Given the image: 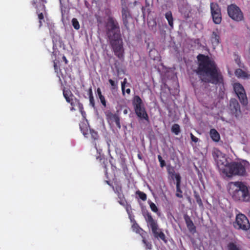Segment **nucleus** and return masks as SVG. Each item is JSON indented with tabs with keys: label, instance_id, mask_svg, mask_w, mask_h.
Instances as JSON below:
<instances>
[{
	"label": "nucleus",
	"instance_id": "obj_1",
	"mask_svg": "<svg viewBox=\"0 0 250 250\" xmlns=\"http://www.w3.org/2000/svg\"><path fill=\"white\" fill-rule=\"evenodd\" d=\"M197 58L199 65L196 72L201 80L212 83L221 82L222 76L218 72L214 62L209 57L203 55H199Z\"/></svg>",
	"mask_w": 250,
	"mask_h": 250
},
{
	"label": "nucleus",
	"instance_id": "obj_2",
	"mask_svg": "<svg viewBox=\"0 0 250 250\" xmlns=\"http://www.w3.org/2000/svg\"><path fill=\"white\" fill-rule=\"evenodd\" d=\"M106 29L107 36L115 54L118 58H122L124 55L123 42L117 21L112 18H109L107 22Z\"/></svg>",
	"mask_w": 250,
	"mask_h": 250
},
{
	"label": "nucleus",
	"instance_id": "obj_3",
	"mask_svg": "<svg viewBox=\"0 0 250 250\" xmlns=\"http://www.w3.org/2000/svg\"><path fill=\"white\" fill-rule=\"evenodd\" d=\"M232 190V197L236 201H249L250 200V193L248 188L241 182H234L230 183Z\"/></svg>",
	"mask_w": 250,
	"mask_h": 250
},
{
	"label": "nucleus",
	"instance_id": "obj_4",
	"mask_svg": "<svg viewBox=\"0 0 250 250\" xmlns=\"http://www.w3.org/2000/svg\"><path fill=\"white\" fill-rule=\"evenodd\" d=\"M249 165L248 162H244V165L241 163H232L228 164L223 171L228 176L231 174L243 175L246 172L245 167Z\"/></svg>",
	"mask_w": 250,
	"mask_h": 250
},
{
	"label": "nucleus",
	"instance_id": "obj_5",
	"mask_svg": "<svg viewBox=\"0 0 250 250\" xmlns=\"http://www.w3.org/2000/svg\"><path fill=\"white\" fill-rule=\"evenodd\" d=\"M132 104L137 116L141 119L148 120V115L144 107L142 101L138 96L134 97Z\"/></svg>",
	"mask_w": 250,
	"mask_h": 250
},
{
	"label": "nucleus",
	"instance_id": "obj_6",
	"mask_svg": "<svg viewBox=\"0 0 250 250\" xmlns=\"http://www.w3.org/2000/svg\"><path fill=\"white\" fill-rule=\"evenodd\" d=\"M212 153L217 167L223 172L229 164L225 155L217 148H214Z\"/></svg>",
	"mask_w": 250,
	"mask_h": 250
},
{
	"label": "nucleus",
	"instance_id": "obj_7",
	"mask_svg": "<svg viewBox=\"0 0 250 250\" xmlns=\"http://www.w3.org/2000/svg\"><path fill=\"white\" fill-rule=\"evenodd\" d=\"M234 227L237 229L247 230L250 228V224L248 218L243 214H239L233 222Z\"/></svg>",
	"mask_w": 250,
	"mask_h": 250
},
{
	"label": "nucleus",
	"instance_id": "obj_8",
	"mask_svg": "<svg viewBox=\"0 0 250 250\" xmlns=\"http://www.w3.org/2000/svg\"><path fill=\"white\" fill-rule=\"evenodd\" d=\"M228 13L229 16L234 21H242L243 19V15L240 8L236 5L231 4L228 7Z\"/></svg>",
	"mask_w": 250,
	"mask_h": 250
},
{
	"label": "nucleus",
	"instance_id": "obj_9",
	"mask_svg": "<svg viewBox=\"0 0 250 250\" xmlns=\"http://www.w3.org/2000/svg\"><path fill=\"white\" fill-rule=\"evenodd\" d=\"M233 87L240 102L244 105L247 104V99L243 86L239 83H235L234 84Z\"/></svg>",
	"mask_w": 250,
	"mask_h": 250
},
{
	"label": "nucleus",
	"instance_id": "obj_10",
	"mask_svg": "<svg viewBox=\"0 0 250 250\" xmlns=\"http://www.w3.org/2000/svg\"><path fill=\"white\" fill-rule=\"evenodd\" d=\"M211 15L213 21L216 24H219L222 20L221 10L217 3H211L210 4Z\"/></svg>",
	"mask_w": 250,
	"mask_h": 250
},
{
	"label": "nucleus",
	"instance_id": "obj_11",
	"mask_svg": "<svg viewBox=\"0 0 250 250\" xmlns=\"http://www.w3.org/2000/svg\"><path fill=\"white\" fill-rule=\"evenodd\" d=\"M146 220L148 224V225L151 227L155 237L158 238L160 231L158 229V226L156 222L153 219L152 216L149 213L146 214Z\"/></svg>",
	"mask_w": 250,
	"mask_h": 250
},
{
	"label": "nucleus",
	"instance_id": "obj_12",
	"mask_svg": "<svg viewBox=\"0 0 250 250\" xmlns=\"http://www.w3.org/2000/svg\"><path fill=\"white\" fill-rule=\"evenodd\" d=\"M220 41V34L218 31L216 30L213 31L210 37V41L214 48L219 44Z\"/></svg>",
	"mask_w": 250,
	"mask_h": 250
},
{
	"label": "nucleus",
	"instance_id": "obj_13",
	"mask_svg": "<svg viewBox=\"0 0 250 250\" xmlns=\"http://www.w3.org/2000/svg\"><path fill=\"white\" fill-rule=\"evenodd\" d=\"M106 118L109 122H115L118 127L121 128L119 118L117 115L112 114L111 112H108L106 113Z\"/></svg>",
	"mask_w": 250,
	"mask_h": 250
},
{
	"label": "nucleus",
	"instance_id": "obj_14",
	"mask_svg": "<svg viewBox=\"0 0 250 250\" xmlns=\"http://www.w3.org/2000/svg\"><path fill=\"white\" fill-rule=\"evenodd\" d=\"M122 18L124 21V23L125 26H126L129 22V20L131 19V16L128 11V9L126 7H123L122 9Z\"/></svg>",
	"mask_w": 250,
	"mask_h": 250
},
{
	"label": "nucleus",
	"instance_id": "obj_15",
	"mask_svg": "<svg viewBox=\"0 0 250 250\" xmlns=\"http://www.w3.org/2000/svg\"><path fill=\"white\" fill-rule=\"evenodd\" d=\"M229 106L231 111L233 113H237L240 111V106L238 102L235 99H231L230 101Z\"/></svg>",
	"mask_w": 250,
	"mask_h": 250
},
{
	"label": "nucleus",
	"instance_id": "obj_16",
	"mask_svg": "<svg viewBox=\"0 0 250 250\" xmlns=\"http://www.w3.org/2000/svg\"><path fill=\"white\" fill-rule=\"evenodd\" d=\"M235 75L238 77L244 79H249L250 78V74L244 71L241 69H237L235 71Z\"/></svg>",
	"mask_w": 250,
	"mask_h": 250
},
{
	"label": "nucleus",
	"instance_id": "obj_17",
	"mask_svg": "<svg viewBox=\"0 0 250 250\" xmlns=\"http://www.w3.org/2000/svg\"><path fill=\"white\" fill-rule=\"evenodd\" d=\"M184 219L189 230L191 232H194L195 230V227L192 221L187 215H185L184 216Z\"/></svg>",
	"mask_w": 250,
	"mask_h": 250
},
{
	"label": "nucleus",
	"instance_id": "obj_18",
	"mask_svg": "<svg viewBox=\"0 0 250 250\" xmlns=\"http://www.w3.org/2000/svg\"><path fill=\"white\" fill-rule=\"evenodd\" d=\"M210 136L212 140L218 142L220 139V135L214 129H211L210 131Z\"/></svg>",
	"mask_w": 250,
	"mask_h": 250
},
{
	"label": "nucleus",
	"instance_id": "obj_19",
	"mask_svg": "<svg viewBox=\"0 0 250 250\" xmlns=\"http://www.w3.org/2000/svg\"><path fill=\"white\" fill-rule=\"evenodd\" d=\"M165 17L168 21L169 25L173 27V18L170 12H167L165 14Z\"/></svg>",
	"mask_w": 250,
	"mask_h": 250
},
{
	"label": "nucleus",
	"instance_id": "obj_20",
	"mask_svg": "<svg viewBox=\"0 0 250 250\" xmlns=\"http://www.w3.org/2000/svg\"><path fill=\"white\" fill-rule=\"evenodd\" d=\"M80 128L81 129V130L83 131V134L84 136L88 134V131L89 129L88 128V127L87 126L86 123H82L80 125Z\"/></svg>",
	"mask_w": 250,
	"mask_h": 250
},
{
	"label": "nucleus",
	"instance_id": "obj_21",
	"mask_svg": "<svg viewBox=\"0 0 250 250\" xmlns=\"http://www.w3.org/2000/svg\"><path fill=\"white\" fill-rule=\"evenodd\" d=\"M171 131L175 135H178L180 131V126L178 124H174L171 127Z\"/></svg>",
	"mask_w": 250,
	"mask_h": 250
},
{
	"label": "nucleus",
	"instance_id": "obj_22",
	"mask_svg": "<svg viewBox=\"0 0 250 250\" xmlns=\"http://www.w3.org/2000/svg\"><path fill=\"white\" fill-rule=\"evenodd\" d=\"M72 24L75 29L78 30L80 28V24L77 19L73 18L72 20Z\"/></svg>",
	"mask_w": 250,
	"mask_h": 250
},
{
	"label": "nucleus",
	"instance_id": "obj_23",
	"mask_svg": "<svg viewBox=\"0 0 250 250\" xmlns=\"http://www.w3.org/2000/svg\"><path fill=\"white\" fill-rule=\"evenodd\" d=\"M228 247L229 250H239L238 247L233 243H230Z\"/></svg>",
	"mask_w": 250,
	"mask_h": 250
},
{
	"label": "nucleus",
	"instance_id": "obj_24",
	"mask_svg": "<svg viewBox=\"0 0 250 250\" xmlns=\"http://www.w3.org/2000/svg\"><path fill=\"white\" fill-rule=\"evenodd\" d=\"M228 247L229 250H239L238 247L233 243H230Z\"/></svg>",
	"mask_w": 250,
	"mask_h": 250
},
{
	"label": "nucleus",
	"instance_id": "obj_25",
	"mask_svg": "<svg viewBox=\"0 0 250 250\" xmlns=\"http://www.w3.org/2000/svg\"><path fill=\"white\" fill-rule=\"evenodd\" d=\"M176 195L177 197H179V198H182V191L180 189V186H176Z\"/></svg>",
	"mask_w": 250,
	"mask_h": 250
},
{
	"label": "nucleus",
	"instance_id": "obj_26",
	"mask_svg": "<svg viewBox=\"0 0 250 250\" xmlns=\"http://www.w3.org/2000/svg\"><path fill=\"white\" fill-rule=\"evenodd\" d=\"M137 193L138 194L139 197L142 200L145 201L146 199V195L145 193L140 192V191H138Z\"/></svg>",
	"mask_w": 250,
	"mask_h": 250
},
{
	"label": "nucleus",
	"instance_id": "obj_27",
	"mask_svg": "<svg viewBox=\"0 0 250 250\" xmlns=\"http://www.w3.org/2000/svg\"><path fill=\"white\" fill-rule=\"evenodd\" d=\"M149 205H150V207L151 209V210L155 212H157V211H158V208H157V206L155 205V204L153 203H150L149 204Z\"/></svg>",
	"mask_w": 250,
	"mask_h": 250
},
{
	"label": "nucleus",
	"instance_id": "obj_28",
	"mask_svg": "<svg viewBox=\"0 0 250 250\" xmlns=\"http://www.w3.org/2000/svg\"><path fill=\"white\" fill-rule=\"evenodd\" d=\"M89 131L91 134L92 138H93L94 139H96L98 137L97 133L95 132L94 130L91 129H89Z\"/></svg>",
	"mask_w": 250,
	"mask_h": 250
},
{
	"label": "nucleus",
	"instance_id": "obj_29",
	"mask_svg": "<svg viewBox=\"0 0 250 250\" xmlns=\"http://www.w3.org/2000/svg\"><path fill=\"white\" fill-rule=\"evenodd\" d=\"M63 94L65 98H66V97H67L72 96V94H71L70 91L65 90H64L63 91Z\"/></svg>",
	"mask_w": 250,
	"mask_h": 250
},
{
	"label": "nucleus",
	"instance_id": "obj_30",
	"mask_svg": "<svg viewBox=\"0 0 250 250\" xmlns=\"http://www.w3.org/2000/svg\"><path fill=\"white\" fill-rule=\"evenodd\" d=\"M175 178L176 180V186H180V179H181V177L178 174H176L175 175Z\"/></svg>",
	"mask_w": 250,
	"mask_h": 250
},
{
	"label": "nucleus",
	"instance_id": "obj_31",
	"mask_svg": "<svg viewBox=\"0 0 250 250\" xmlns=\"http://www.w3.org/2000/svg\"><path fill=\"white\" fill-rule=\"evenodd\" d=\"M126 82H127L126 79H125L123 82H122V90L123 95L125 94V84H126Z\"/></svg>",
	"mask_w": 250,
	"mask_h": 250
},
{
	"label": "nucleus",
	"instance_id": "obj_32",
	"mask_svg": "<svg viewBox=\"0 0 250 250\" xmlns=\"http://www.w3.org/2000/svg\"><path fill=\"white\" fill-rule=\"evenodd\" d=\"M158 158L160 163L161 167H163L165 165V161L162 159V158L160 155H158Z\"/></svg>",
	"mask_w": 250,
	"mask_h": 250
},
{
	"label": "nucleus",
	"instance_id": "obj_33",
	"mask_svg": "<svg viewBox=\"0 0 250 250\" xmlns=\"http://www.w3.org/2000/svg\"><path fill=\"white\" fill-rule=\"evenodd\" d=\"M158 238H159L160 239H162L163 241H165V235L164 233L162 231H160Z\"/></svg>",
	"mask_w": 250,
	"mask_h": 250
},
{
	"label": "nucleus",
	"instance_id": "obj_34",
	"mask_svg": "<svg viewBox=\"0 0 250 250\" xmlns=\"http://www.w3.org/2000/svg\"><path fill=\"white\" fill-rule=\"evenodd\" d=\"M192 141L195 143H197L198 141V139L194 136L192 133L190 134Z\"/></svg>",
	"mask_w": 250,
	"mask_h": 250
},
{
	"label": "nucleus",
	"instance_id": "obj_35",
	"mask_svg": "<svg viewBox=\"0 0 250 250\" xmlns=\"http://www.w3.org/2000/svg\"><path fill=\"white\" fill-rule=\"evenodd\" d=\"M99 97L102 104L105 106V101L104 97L103 96H101Z\"/></svg>",
	"mask_w": 250,
	"mask_h": 250
},
{
	"label": "nucleus",
	"instance_id": "obj_36",
	"mask_svg": "<svg viewBox=\"0 0 250 250\" xmlns=\"http://www.w3.org/2000/svg\"><path fill=\"white\" fill-rule=\"evenodd\" d=\"M109 82L110 83V84L113 86V88H115L116 87V84L113 80L110 79L109 80Z\"/></svg>",
	"mask_w": 250,
	"mask_h": 250
},
{
	"label": "nucleus",
	"instance_id": "obj_37",
	"mask_svg": "<svg viewBox=\"0 0 250 250\" xmlns=\"http://www.w3.org/2000/svg\"><path fill=\"white\" fill-rule=\"evenodd\" d=\"M89 101H90V104L92 106H94V98L93 96H91V97H89Z\"/></svg>",
	"mask_w": 250,
	"mask_h": 250
},
{
	"label": "nucleus",
	"instance_id": "obj_38",
	"mask_svg": "<svg viewBox=\"0 0 250 250\" xmlns=\"http://www.w3.org/2000/svg\"><path fill=\"white\" fill-rule=\"evenodd\" d=\"M71 97L72 96L67 97H66L65 99L68 103H70L72 105V103L71 102L72 99L71 98Z\"/></svg>",
	"mask_w": 250,
	"mask_h": 250
},
{
	"label": "nucleus",
	"instance_id": "obj_39",
	"mask_svg": "<svg viewBox=\"0 0 250 250\" xmlns=\"http://www.w3.org/2000/svg\"><path fill=\"white\" fill-rule=\"evenodd\" d=\"M97 93H98V95L99 97L103 96L102 95V93H101V90H100V88H98L97 89Z\"/></svg>",
	"mask_w": 250,
	"mask_h": 250
},
{
	"label": "nucleus",
	"instance_id": "obj_40",
	"mask_svg": "<svg viewBox=\"0 0 250 250\" xmlns=\"http://www.w3.org/2000/svg\"><path fill=\"white\" fill-rule=\"evenodd\" d=\"M38 17L40 20L43 19V16L42 13H40L38 15Z\"/></svg>",
	"mask_w": 250,
	"mask_h": 250
},
{
	"label": "nucleus",
	"instance_id": "obj_41",
	"mask_svg": "<svg viewBox=\"0 0 250 250\" xmlns=\"http://www.w3.org/2000/svg\"><path fill=\"white\" fill-rule=\"evenodd\" d=\"M88 92H89V97H91V96H92V89H91V88H89V89Z\"/></svg>",
	"mask_w": 250,
	"mask_h": 250
},
{
	"label": "nucleus",
	"instance_id": "obj_42",
	"mask_svg": "<svg viewBox=\"0 0 250 250\" xmlns=\"http://www.w3.org/2000/svg\"><path fill=\"white\" fill-rule=\"evenodd\" d=\"M146 247L148 249H150L151 248V244H146Z\"/></svg>",
	"mask_w": 250,
	"mask_h": 250
},
{
	"label": "nucleus",
	"instance_id": "obj_43",
	"mask_svg": "<svg viewBox=\"0 0 250 250\" xmlns=\"http://www.w3.org/2000/svg\"><path fill=\"white\" fill-rule=\"evenodd\" d=\"M123 112L125 114H126L128 113V110L127 109H125Z\"/></svg>",
	"mask_w": 250,
	"mask_h": 250
},
{
	"label": "nucleus",
	"instance_id": "obj_44",
	"mask_svg": "<svg viewBox=\"0 0 250 250\" xmlns=\"http://www.w3.org/2000/svg\"><path fill=\"white\" fill-rule=\"evenodd\" d=\"M126 92L127 93V94H129L130 93V89L129 88H127L126 90Z\"/></svg>",
	"mask_w": 250,
	"mask_h": 250
},
{
	"label": "nucleus",
	"instance_id": "obj_45",
	"mask_svg": "<svg viewBox=\"0 0 250 250\" xmlns=\"http://www.w3.org/2000/svg\"><path fill=\"white\" fill-rule=\"evenodd\" d=\"M63 60L65 61V62L66 63L67 62V60H66L65 57H63Z\"/></svg>",
	"mask_w": 250,
	"mask_h": 250
},
{
	"label": "nucleus",
	"instance_id": "obj_46",
	"mask_svg": "<svg viewBox=\"0 0 250 250\" xmlns=\"http://www.w3.org/2000/svg\"><path fill=\"white\" fill-rule=\"evenodd\" d=\"M143 242L144 243H146V241H145V240H143Z\"/></svg>",
	"mask_w": 250,
	"mask_h": 250
}]
</instances>
